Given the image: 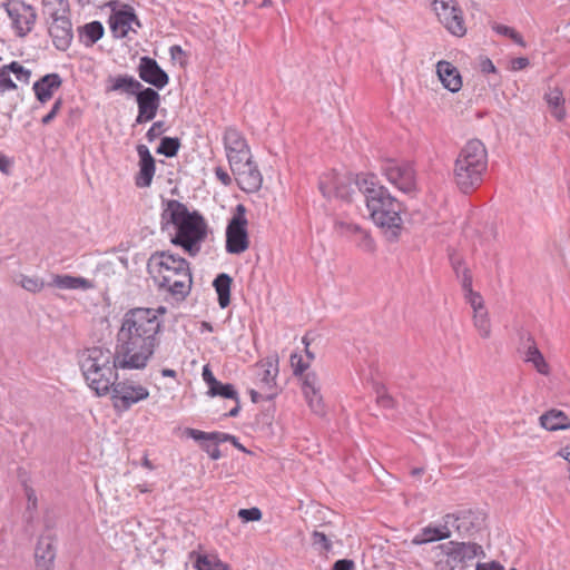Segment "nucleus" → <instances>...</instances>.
Returning a JSON list of instances; mask_svg holds the SVG:
<instances>
[{
  "label": "nucleus",
  "mask_w": 570,
  "mask_h": 570,
  "mask_svg": "<svg viewBox=\"0 0 570 570\" xmlns=\"http://www.w3.org/2000/svg\"><path fill=\"white\" fill-rule=\"evenodd\" d=\"M160 320L151 308L128 311L116 335L117 360L120 368L142 370L159 344Z\"/></svg>",
  "instance_id": "obj_1"
},
{
  "label": "nucleus",
  "mask_w": 570,
  "mask_h": 570,
  "mask_svg": "<svg viewBox=\"0 0 570 570\" xmlns=\"http://www.w3.org/2000/svg\"><path fill=\"white\" fill-rule=\"evenodd\" d=\"M360 191L365 197L370 216L390 242L397 240L402 229V204L394 198L387 188L379 185L375 176H366L358 180Z\"/></svg>",
  "instance_id": "obj_2"
},
{
  "label": "nucleus",
  "mask_w": 570,
  "mask_h": 570,
  "mask_svg": "<svg viewBox=\"0 0 570 570\" xmlns=\"http://www.w3.org/2000/svg\"><path fill=\"white\" fill-rule=\"evenodd\" d=\"M163 229H174L171 243L180 246L190 256L200 252L203 242L207 237V224L196 212L178 200H169L161 214Z\"/></svg>",
  "instance_id": "obj_3"
},
{
  "label": "nucleus",
  "mask_w": 570,
  "mask_h": 570,
  "mask_svg": "<svg viewBox=\"0 0 570 570\" xmlns=\"http://www.w3.org/2000/svg\"><path fill=\"white\" fill-rule=\"evenodd\" d=\"M148 273L160 291L177 298L186 297L193 278L189 263L169 250L155 252L147 263Z\"/></svg>",
  "instance_id": "obj_4"
},
{
  "label": "nucleus",
  "mask_w": 570,
  "mask_h": 570,
  "mask_svg": "<svg viewBox=\"0 0 570 570\" xmlns=\"http://www.w3.org/2000/svg\"><path fill=\"white\" fill-rule=\"evenodd\" d=\"M80 367L88 386L98 396L107 395L118 380L117 368H120V363L117 350L111 352L101 346L87 348L81 355Z\"/></svg>",
  "instance_id": "obj_5"
},
{
  "label": "nucleus",
  "mask_w": 570,
  "mask_h": 570,
  "mask_svg": "<svg viewBox=\"0 0 570 570\" xmlns=\"http://www.w3.org/2000/svg\"><path fill=\"white\" fill-rule=\"evenodd\" d=\"M488 168V153L479 139L469 140L460 150L453 169L454 181L462 193L481 185Z\"/></svg>",
  "instance_id": "obj_6"
},
{
  "label": "nucleus",
  "mask_w": 570,
  "mask_h": 570,
  "mask_svg": "<svg viewBox=\"0 0 570 570\" xmlns=\"http://www.w3.org/2000/svg\"><path fill=\"white\" fill-rule=\"evenodd\" d=\"M436 564L441 570H454L459 564L466 563L483 554V549L474 542L449 541L435 548Z\"/></svg>",
  "instance_id": "obj_7"
},
{
  "label": "nucleus",
  "mask_w": 570,
  "mask_h": 570,
  "mask_svg": "<svg viewBox=\"0 0 570 570\" xmlns=\"http://www.w3.org/2000/svg\"><path fill=\"white\" fill-rule=\"evenodd\" d=\"M367 175H363L354 179L350 174H337L330 173L323 175L320 179V190L326 198H341L343 200H351L355 188L360 190L357 185L358 180H362Z\"/></svg>",
  "instance_id": "obj_8"
},
{
  "label": "nucleus",
  "mask_w": 570,
  "mask_h": 570,
  "mask_svg": "<svg viewBox=\"0 0 570 570\" xmlns=\"http://www.w3.org/2000/svg\"><path fill=\"white\" fill-rule=\"evenodd\" d=\"M246 209L243 205L236 207V213L228 222L226 228V252L229 254H242L249 247L247 233Z\"/></svg>",
  "instance_id": "obj_9"
},
{
  "label": "nucleus",
  "mask_w": 570,
  "mask_h": 570,
  "mask_svg": "<svg viewBox=\"0 0 570 570\" xmlns=\"http://www.w3.org/2000/svg\"><path fill=\"white\" fill-rule=\"evenodd\" d=\"M433 10L451 35L463 37L466 33L463 12L455 0H433Z\"/></svg>",
  "instance_id": "obj_10"
},
{
  "label": "nucleus",
  "mask_w": 570,
  "mask_h": 570,
  "mask_svg": "<svg viewBox=\"0 0 570 570\" xmlns=\"http://www.w3.org/2000/svg\"><path fill=\"white\" fill-rule=\"evenodd\" d=\"M383 175L399 190L411 194L416 190L415 173L411 164L386 160L382 166Z\"/></svg>",
  "instance_id": "obj_11"
},
{
  "label": "nucleus",
  "mask_w": 570,
  "mask_h": 570,
  "mask_svg": "<svg viewBox=\"0 0 570 570\" xmlns=\"http://www.w3.org/2000/svg\"><path fill=\"white\" fill-rule=\"evenodd\" d=\"M110 392L114 406L121 411L129 410L134 404L149 396V391L145 386L131 381L118 383L116 381Z\"/></svg>",
  "instance_id": "obj_12"
},
{
  "label": "nucleus",
  "mask_w": 570,
  "mask_h": 570,
  "mask_svg": "<svg viewBox=\"0 0 570 570\" xmlns=\"http://www.w3.org/2000/svg\"><path fill=\"white\" fill-rule=\"evenodd\" d=\"M224 147L230 168L252 158L246 139L235 128H227L225 130Z\"/></svg>",
  "instance_id": "obj_13"
},
{
  "label": "nucleus",
  "mask_w": 570,
  "mask_h": 570,
  "mask_svg": "<svg viewBox=\"0 0 570 570\" xmlns=\"http://www.w3.org/2000/svg\"><path fill=\"white\" fill-rule=\"evenodd\" d=\"M56 534L47 529L35 548L36 570H53L56 559Z\"/></svg>",
  "instance_id": "obj_14"
},
{
  "label": "nucleus",
  "mask_w": 570,
  "mask_h": 570,
  "mask_svg": "<svg viewBox=\"0 0 570 570\" xmlns=\"http://www.w3.org/2000/svg\"><path fill=\"white\" fill-rule=\"evenodd\" d=\"M238 186L246 193L259 190L263 184V176L257 165L250 159L230 168Z\"/></svg>",
  "instance_id": "obj_15"
},
{
  "label": "nucleus",
  "mask_w": 570,
  "mask_h": 570,
  "mask_svg": "<svg viewBox=\"0 0 570 570\" xmlns=\"http://www.w3.org/2000/svg\"><path fill=\"white\" fill-rule=\"evenodd\" d=\"M138 104L137 124H144L155 118L160 105L159 94L151 88H142L136 92Z\"/></svg>",
  "instance_id": "obj_16"
},
{
  "label": "nucleus",
  "mask_w": 570,
  "mask_h": 570,
  "mask_svg": "<svg viewBox=\"0 0 570 570\" xmlns=\"http://www.w3.org/2000/svg\"><path fill=\"white\" fill-rule=\"evenodd\" d=\"M111 32L116 38H125L130 31L136 32L140 22L132 8L125 6L124 10L115 12L109 20Z\"/></svg>",
  "instance_id": "obj_17"
},
{
  "label": "nucleus",
  "mask_w": 570,
  "mask_h": 570,
  "mask_svg": "<svg viewBox=\"0 0 570 570\" xmlns=\"http://www.w3.org/2000/svg\"><path fill=\"white\" fill-rule=\"evenodd\" d=\"M258 384L259 389L265 392L266 400L275 395V380L278 374V356L273 355L267 357L264 362L257 365Z\"/></svg>",
  "instance_id": "obj_18"
},
{
  "label": "nucleus",
  "mask_w": 570,
  "mask_h": 570,
  "mask_svg": "<svg viewBox=\"0 0 570 570\" xmlns=\"http://www.w3.org/2000/svg\"><path fill=\"white\" fill-rule=\"evenodd\" d=\"M453 267L455 269L456 276L460 278L464 298L470 304L473 313H479V311H487L482 296L472 289V276L470 271L460 262H453Z\"/></svg>",
  "instance_id": "obj_19"
},
{
  "label": "nucleus",
  "mask_w": 570,
  "mask_h": 570,
  "mask_svg": "<svg viewBox=\"0 0 570 570\" xmlns=\"http://www.w3.org/2000/svg\"><path fill=\"white\" fill-rule=\"evenodd\" d=\"M7 12L20 37L31 31L37 17L32 7L26 6L24 3H14L7 8Z\"/></svg>",
  "instance_id": "obj_20"
},
{
  "label": "nucleus",
  "mask_w": 570,
  "mask_h": 570,
  "mask_svg": "<svg viewBox=\"0 0 570 570\" xmlns=\"http://www.w3.org/2000/svg\"><path fill=\"white\" fill-rule=\"evenodd\" d=\"M302 390L309 409L318 415L324 414L325 405L320 392L321 384L316 373L309 372L303 376Z\"/></svg>",
  "instance_id": "obj_21"
},
{
  "label": "nucleus",
  "mask_w": 570,
  "mask_h": 570,
  "mask_svg": "<svg viewBox=\"0 0 570 570\" xmlns=\"http://www.w3.org/2000/svg\"><path fill=\"white\" fill-rule=\"evenodd\" d=\"M49 35L53 45L59 50H67L73 38L72 26L69 16L48 19Z\"/></svg>",
  "instance_id": "obj_22"
},
{
  "label": "nucleus",
  "mask_w": 570,
  "mask_h": 570,
  "mask_svg": "<svg viewBox=\"0 0 570 570\" xmlns=\"http://www.w3.org/2000/svg\"><path fill=\"white\" fill-rule=\"evenodd\" d=\"M455 524V531L461 534H471L482 528L484 523V517L480 512L464 511L459 515L448 514V523Z\"/></svg>",
  "instance_id": "obj_23"
},
{
  "label": "nucleus",
  "mask_w": 570,
  "mask_h": 570,
  "mask_svg": "<svg viewBox=\"0 0 570 570\" xmlns=\"http://www.w3.org/2000/svg\"><path fill=\"white\" fill-rule=\"evenodd\" d=\"M139 77L158 89L164 88L168 83L167 73L159 67L156 60L148 57L140 59Z\"/></svg>",
  "instance_id": "obj_24"
},
{
  "label": "nucleus",
  "mask_w": 570,
  "mask_h": 570,
  "mask_svg": "<svg viewBox=\"0 0 570 570\" xmlns=\"http://www.w3.org/2000/svg\"><path fill=\"white\" fill-rule=\"evenodd\" d=\"M139 171L136 176L138 187H149L155 175V159L145 145H138Z\"/></svg>",
  "instance_id": "obj_25"
},
{
  "label": "nucleus",
  "mask_w": 570,
  "mask_h": 570,
  "mask_svg": "<svg viewBox=\"0 0 570 570\" xmlns=\"http://www.w3.org/2000/svg\"><path fill=\"white\" fill-rule=\"evenodd\" d=\"M436 75L445 89L455 94L462 88V77L459 69L450 61L440 60L436 63Z\"/></svg>",
  "instance_id": "obj_26"
},
{
  "label": "nucleus",
  "mask_w": 570,
  "mask_h": 570,
  "mask_svg": "<svg viewBox=\"0 0 570 570\" xmlns=\"http://www.w3.org/2000/svg\"><path fill=\"white\" fill-rule=\"evenodd\" d=\"M62 80L58 73H49L40 78L38 81L33 83V90L37 99L45 104L49 101L53 92L59 89Z\"/></svg>",
  "instance_id": "obj_27"
},
{
  "label": "nucleus",
  "mask_w": 570,
  "mask_h": 570,
  "mask_svg": "<svg viewBox=\"0 0 570 570\" xmlns=\"http://www.w3.org/2000/svg\"><path fill=\"white\" fill-rule=\"evenodd\" d=\"M142 85L131 76L119 75L109 77L107 80V91H118L127 95H136Z\"/></svg>",
  "instance_id": "obj_28"
},
{
  "label": "nucleus",
  "mask_w": 570,
  "mask_h": 570,
  "mask_svg": "<svg viewBox=\"0 0 570 570\" xmlns=\"http://www.w3.org/2000/svg\"><path fill=\"white\" fill-rule=\"evenodd\" d=\"M530 343L524 352V362L531 363L532 366L537 370L541 375L548 376L550 375V365L546 361L543 354L538 348L535 342L532 338H529Z\"/></svg>",
  "instance_id": "obj_29"
},
{
  "label": "nucleus",
  "mask_w": 570,
  "mask_h": 570,
  "mask_svg": "<svg viewBox=\"0 0 570 570\" xmlns=\"http://www.w3.org/2000/svg\"><path fill=\"white\" fill-rule=\"evenodd\" d=\"M540 424L548 431L570 429V419L560 410H550L540 416Z\"/></svg>",
  "instance_id": "obj_30"
},
{
  "label": "nucleus",
  "mask_w": 570,
  "mask_h": 570,
  "mask_svg": "<svg viewBox=\"0 0 570 570\" xmlns=\"http://www.w3.org/2000/svg\"><path fill=\"white\" fill-rule=\"evenodd\" d=\"M49 285L60 289H89L92 287V283L89 279L67 274L53 275Z\"/></svg>",
  "instance_id": "obj_31"
},
{
  "label": "nucleus",
  "mask_w": 570,
  "mask_h": 570,
  "mask_svg": "<svg viewBox=\"0 0 570 570\" xmlns=\"http://www.w3.org/2000/svg\"><path fill=\"white\" fill-rule=\"evenodd\" d=\"M190 561L197 570H229L216 554H203L196 551L189 553Z\"/></svg>",
  "instance_id": "obj_32"
},
{
  "label": "nucleus",
  "mask_w": 570,
  "mask_h": 570,
  "mask_svg": "<svg viewBox=\"0 0 570 570\" xmlns=\"http://www.w3.org/2000/svg\"><path fill=\"white\" fill-rule=\"evenodd\" d=\"M451 531H448L446 527H425L412 539V544L421 546L438 540L449 539Z\"/></svg>",
  "instance_id": "obj_33"
},
{
  "label": "nucleus",
  "mask_w": 570,
  "mask_h": 570,
  "mask_svg": "<svg viewBox=\"0 0 570 570\" xmlns=\"http://www.w3.org/2000/svg\"><path fill=\"white\" fill-rule=\"evenodd\" d=\"M548 107L550 109L551 115L559 121L563 120L566 117L564 98L562 96V91L558 88L551 89L544 96Z\"/></svg>",
  "instance_id": "obj_34"
},
{
  "label": "nucleus",
  "mask_w": 570,
  "mask_h": 570,
  "mask_svg": "<svg viewBox=\"0 0 570 570\" xmlns=\"http://www.w3.org/2000/svg\"><path fill=\"white\" fill-rule=\"evenodd\" d=\"M232 277L225 273L219 274L214 279V287L218 295V303L222 308H225L230 303V285H232Z\"/></svg>",
  "instance_id": "obj_35"
},
{
  "label": "nucleus",
  "mask_w": 570,
  "mask_h": 570,
  "mask_svg": "<svg viewBox=\"0 0 570 570\" xmlns=\"http://www.w3.org/2000/svg\"><path fill=\"white\" fill-rule=\"evenodd\" d=\"M43 14L48 19L69 16L68 0H42Z\"/></svg>",
  "instance_id": "obj_36"
},
{
  "label": "nucleus",
  "mask_w": 570,
  "mask_h": 570,
  "mask_svg": "<svg viewBox=\"0 0 570 570\" xmlns=\"http://www.w3.org/2000/svg\"><path fill=\"white\" fill-rule=\"evenodd\" d=\"M473 326L482 338H490L492 334V325L489 316V312L479 311L472 315Z\"/></svg>",
  "instance_id": "obj_37"
},
{
  "label": "nucleus",
  "mask_w": 570,
  "mask_h": 570,
  "mask_svg": "<svg viewBox=\"0 0 570 570\" xmlns=\"http://www.w3.org/2000/svg\"><path fill=\"white\" fill-rule=\"evenodd\" d=\"M16 283L30 293H39L46 286L42 278L23 274L17 277Z\"/></svg>",
  "instance_id": "obj_38"
},
{
  "label": "nucleus",
  "mask_w": 570,
  "mask_h": 570,
  "mask_svg": "<svg viewBox=\"0 0 570 570\" xmlns=\"http://www.w3.org/2000/svg\"><path fill=\"white\" fill-rule=\"evenodd\" d=\"M179 147L180 142L178 138L164 137L160 141L157 153L165 155L166 157H174L176 156Z\"/></svg>",
  "instance_id": "obj_39"
},
{
  "label": "nucleus",
  "mask_w": 570,
  "mask_h": 570,
  "mask_svg": "<svg viewBox=\"0 0 570 570\" xmlns=\"http://www.w3.org/2000/svg\"><path fill=\"white\" fill-rule=\"evenodd\" d=\"M209 395L212 396H223L225 399H233L238 401V394L234 386L232 384H223L218 381V385L212 387L210 391H208Z\"/></svg>",
  "instance_id": "obj_40"
},
{
  "label": "nucleus",
  "mask_w": 570,
  "mask_h": 570,
  "mask_svg": "<svg viewBox=\"0 0 570 570\" xmlns=\"http://www.w3.org/2000/svg\"><path fill=\"white\" fill-rule=\"evenodd\" d=\"M492 28L497 33L509 37L517 45L525 47V42L522 36L513 28L499 23L494 24Z\"/></svg>",
  "instance_id": "obj_41"
},
{
  "label": "nucleus",
  "mask_w": 570,
  "mask_h": 570,
  "mask_svg": "<svg viewBox=\"0 0 570 570\" xmlns=\"http://www.w3.org/2000/svg\"><path fill=\"white\" fill-rule=\"evenodd\" d=\"M83 33L91 43H95L104 36V27L99 21H92L83 26Z\"/></svg>",
  "instance_id": "obj_42"
},
{
  "label": "nucleus",
  "mask_w": 570,
  "mask_h": 570,
  "mask_svg": "<svg viewBox=\"0 0 570 570\" xmlns=\"http://www.w3.org/2000/svg\"><path fill=\"white\" fill-rule=\"evenodd\" d=\"M7 68L9 70V73L12 72L18 81L29 83L31 77L30 70L26 69L17 61H12L11 63L7 65Z\"/></svg>",
  "instance_id": "obj_43"
},
{
  "label": "nucleus",
  "mask_w": 570,
  "mask_h": 570,
  "mask_svg": "<svg viewBox=\"0 0 570 570\" xmlns=\"http://www.w3.org/2000/svg\"><path fill=\"white\" fill-rule=\"evenodd\" d=\"M354 235L357 237V246L362 250L366 253H373L375 250V243L367 232L360 227V232H356Z\"/></svg>",
  "instance_id": "obj_44"
},
{
  "label": "nucleus",
  "mask_w": 570,
  "mask_h": 570,
  "mask_svg": "<svg viewBox=\"0 0 570 570\" xmlns=\"http://www.w3.org/2000/svg\"><path fill=\"white\" fill-rule=\"evenodd\" d=\"M312 543L321 552H327L332 548V543L325 533L314 531L312 533Z\"/></svg>",
  "instance_id": "obj_45"
},
{
  "label": "nucleus",
  "mask_w": 570,
  "mask_h": 570,
  "mask_svg": "<svg viewBox=\"0 0 570 570\" xmlns=\"http://www.w3.org/2000/svg\"><path fill=\"white\" fill-rule=\"evenodd\" d=\"M16 89L17 85L11 79L7 65L2 66L0 68V96H2L6 91Z\"/></svg>",
  "instance_id": "obj_46"
},
{
  "label": "nucleus",
  "mask_w": 570,
  "mask_h": 570,
  "mask_svg": "<svg viewBox=\"0 0 570 570\" xmlns=\"http://www.w3.org/2000/svg\"><path fill=\"white\" fill-rule=\"evenodd\" d=\"M238 517L244 522L259 521L262 519V511L258 508L240 509L238 511Z\"/></svg>",
  "instance_id": "obj_47"
},
{
  "label": "nucleus",
  "mask_w": 570,
  "mask_h": 570,
  "mask_svg": "<svg viewBox=\"0 0 570 570\" xmlns=\"http://www.w3.org/2000/svg\"><path fill=\"white\" fill-rule=\"evenodd\" d=\"M335 230L340 233L341 235H348V234H355L356 232H360V226L353 223H347L344 220H336L335 222Z\"/></svg>",
  "instance_id": "obj_48"
},
{
  "label": "nucleus",
  "mask_w": 570,
  "mask_h": 570,
  "mask_svg": "<svg viewBox=\"0 0 570 570\" xmlns=\"http://www.w3.org/2000/svg\"><path fill=\"white\" fill-rule=\"evenodd\" d=\"M291 365L295 375H302L303 372L308 367V363H304L302 356L298 354L291 355Z\"/></svg>",
  "instance_id": "obj_49"
},
{
  "label": "nucleus",
  "mask_w": 570,
  "mask_h": 570,
  "mask_svg": "<svg viewBox=\"0 0 570 570\" xmlns=\"http://www.w3.org/2000/svg\"><path fill=\"white\" fill-rule=\"evenodd\" d=\"M62 107V99H57L51 108V110L42 118L41 122L43 125H49L58 115Z\"/></svg>",
  "instance_id": "obj_50"
},
{
  "label": "nucleus",
  "mask_w": 570,
  "mask_h": 570,
  "mask_svg": "<svg viewBox=\"0 0 570 570\" xmlns=\"http://www.w3.org/2000/svg\"><path fill=\"white\" fill-rule=\"evenodd\" d=\"M185 434L195 441L213 440V433H206L195 429H186Z\"/></svg>",
  "instance_id": "obj_51"
},
{
  "label": "nucleus",
  "mask_w": 570,
  "mask_h": 570,
  "mask_svg": "<svg viewBox=\"0 0 570 570\" xmlns=\"http://www.w3.org/2000/svg\"><path fill=\"white\" fill-rule=\"evenodd\" d=\"M164 131V122L163 121H156L153 124V126L147 131V137L149 140H154L158 136H160Z\"/></svg>",
  "instance_id": "obj_52"
},
{
  "label": "nucleus",
  "mask_w": 570,
  "mask_h": 570,
  "mask_svg": "<svg viewBox=\"0 0 570 570\" xmlns=\"http://www.w3.org/2000/svg\"><path fill=\"white\" fill-rule=\"evenodd\" d=\"M203 379L207 383L209 391L212 390V387L218 385V381L215 379L208 365H205L203 368Z\"/></svg>",
  "instance_id": "obj_53"
},
{
  "label": "nucleus",
  "mask_w": 570,
  "mask_h": 570,
  "mask_svg": "<svg viewBox=\"0 0 570 570\" xmlns=\"http://www.w3.org/2000/svg\"><path fill=\"white\" fill-rule=\"evenodd\" d=\"M377 403L383 407H392L394 401L385 391H377Z\"/></svg>",
  "instance_id": "obj_54"
},
{
  "label": "nucleus",
  "mask_w": 570,
  "mask_h": 570,
  "mask_svg": "<svg viewBox=\"0 0 570 570\" xmlns=\"http://www.w3.org/2000/svg\"><path fill=\"white\" fill-rule=\"evenodd\" d=\"M529 66V59L525 57H519L511 60V69L519 71Z\"/></svg>",
  "instance_id": "obj_55"
},
{
  "label": "nucleus",
  "mask_w": 570,
  "mask_h": 570,
  "mask_svg": "<svg viewBox=\"0 0 570 570\" xmlns=\"http://www.w3.org/2000/svg\"><path fill=\"white\" fill-rule=\"evenodd\" d=\"M354 569V562L348 559H342L337 560L334 564L332 570H353Z\"/></svg>",
  "instance_id": "obj_56"
},
{
  "label": "nucleus",
  "mask_w": 570,
  "mask_h": 570,
  "mask_svg": "<svg viewBox=\"0 0 570 570\" xmlns=\"http://www.w3.org/2000/svg\"><path fill=\"white\" fill-rule=\"evenodd\" d=\"M213 441L215 442H230L236 444V436L226 433H213Z\"/></svg>",
  "instance_id": "obj_57"
},
{
  "label": "nucleus",
  "mask_w": 570,
  "mask_h": 570,
  "mask_svg": "<svg viewBox=\"0 0 570 570\" xmlns=\"http://www.w3.org/2000/svg\"><path fill=\"white\" fill-rule=\"evenodd\" d=\"M117 0H79V2L85 4H95L96 7H105V6H111L112 3H116Z\"/></svg>",
  "instance_id": "obj_58"
},
{
  "label": "nucleus",
  "mask_w": 570,
  "mask_h": 570,
  "mask_svg": "<svg viewBox=\"0 0 570 570\" xmlns=\"http://www.w3.org/2000/svg\"><path fill=\"white\" fill-rule=\"evenodd\" d=\"M216 177L225 185L228 186L232 181L230 176L220 167L215 169Z\"/></svg>",
  "instance_id": "obj_59"
},
{
  "label": "nucleus",
  "mask_w": 570,
  "mask_h": 570,
  "mask_svg": "<svg viewBox=\"0 0 570 570\" xmlns=\"http://www.w3.org/2000/svg\"><path fill=\"white\" fill-rule=\"evenodd\" d=\"M476 570H504V568L498 562H490V563H478Z\"/></svg>",
  "instance_id": "obj_60"
},
{
  "label": "nucleus",
  "mask_w": 570,
  "mask_h": 570,
  "mask_svg": "<svg viewBox=\"0 0 570 570\" xmlns=\"http://www.w3.org/2000/svg\"><path fill=\"white\" fill-rule=\"evenodd\" d=\"M10 168L11 160L7 156L0 154V171L8 174Z\"/></svg>",
  "instance_id": "obj_61"
},
{
  "label": "nucleus",
  "mask_w": 570,
  "mask_h": 570,
  "mask_svg": "<svg viewBox=\"0 0 570 570\" xmlns=\"http://www.w3.org/2000/svg\"><path fill=\"white\" fill-rule=\"evenodd\" d=\"M205 451L208 453V455L213 459V460H218L220 458V451L218 449L217 445H206L205 446Z\"/></svg>",
  "instance_id": "obj_62"
},
{
  "label": "nucleus",
  "mask_w": 570,
  "mask_h": 570,
  "mask_svg": "<svg viewBox=\"0 0 570 570\" xmlns=\"http://www.w3.org/2000/svg\"><path fill=\"white\" fill-rule=\"evenodd\" d=\"M481 69L483 72H494L495 71V67L490 59H484L481 62Z\"/></svg>",
  "instance_id": "obj_63"
},
{
  "label": "nucleus",
  "mask_w": 570,
  "mask_h": 570,
  "mask_svg": "<svg viewBox=\"0 0 570 570\" xmlns=\"http://www.w3.org/2000/svg\"><path fill=\"white\" fill-rule=\"evenodd\" d=\"M265 394H266V393H265V392H263L262 390H261V392L255 391V390H252V391H250V397H252V401L256 403V402H258L261 399H266Z\"/></svg>",
  "instance_id": "obj_64"
}]
</instances>
